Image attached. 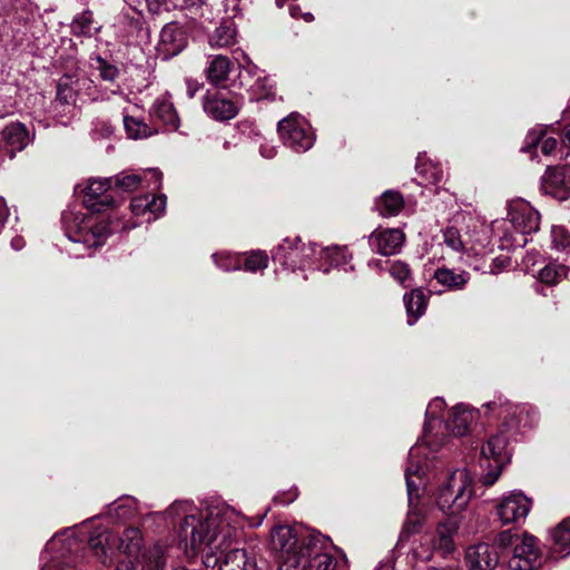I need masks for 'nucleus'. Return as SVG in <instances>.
Instances as JSON below:
<instances>
[{"label":"nucleus","mask_w":570,"mask_h":570,"mask_svg":"<svg viewBox=\"0 0 570 570\" xmlns=\"http://www.w3.org/2000/svg\"><path fill=\"white\" fill-rule=\"evenodd\" d=\"M549 554L556 560L570 554V518L563 520L552 532Z\"/></svg>","instance_id":"cd10ccee"},{"label":"nucleus","mask_w":570,"mask_h":570,"mask_svg":"<svg viewBox=\"0 0 570 570\" xmlns=\"http://www.w3.org/2000/svg\"><path fill=\"white\" fill-rule=\"evenodd\" d=\"M232 68L233 63L228 57L209 56L205 69L206 78L212 85L219 86L228 79Z\"/></svg>","instance_id":"bb28decb"},{"label":"nucleus","mask_w":570,"mask_h":570,"mask_svg":"<svg viewBox=\"0 0 570 570\" xmlns=\"http://www.w3.org/2000/svg\"><path fill=\"white\" fill-rule=\"evenodd\" d=\"M73 77L65 75L57 85L56 102L70 107L76 100V90L73 88Z\"/></svg>","instance_id":"c9c22d12"},{"label":"nucleus","mask_w":570,"mask_h":570,"mask_svg":"<svg viewBox=\"0 0 570 570\" xmlns=\"http://www.w3.org/2000/svg\"><path fill=\"white\" fill-rule=\"evenodd\" d=\"M203 88V83L194 79H186V94L188 98L193 99L196 94Z\"/></svg>","instance_id":"3c124183"},{"label":"nucleus","mask_w":570,"mask_h":570,"mask_svg":"<svg viewBox=\"0 0 570 570\" xmlns=\"http://www.w3.org/2000/svg\"><path fill=\"white\" fill-rule=\"evenodd\" d=\"M83 206L82 212H66L62 214L65 234L73 245L83 250L101 246L111 233L109 224L99 214L115 204L112 180L109 178H89L78 185Z\"/></svg>","instance_id":"f03ea898"},{"label":"nucleus","mask_w":570,"mask_h":570,"mask_svg":"<svg viewBox=\"0 0 570 570\" xmlns=\"http://www.w3.org/2000/svg\"><path fill=\"white\" fill-rule=\"evenodd\" d=\"M491 245V242L488 240V236L485 233H482L480 237L475 240L473 245H471V250H473L476 255H483L488 252H491L492 248L488 249V246Z\"/></svg>","instance_id":"09e8293b"},{"label":"nucleus","mask_w":570,"mask_h":570,"mask_svg":"<svg viewBox=\"0 0 570 570\" xmlns=\"http://www.w3.org/2000/svg\"><path fill=\"white\" fill-rule=\"evenodd\" d=\"M24 245V242L22 238L18 237V238H14L12 239L11 242V246L16 249V250H19L23 247Z\"/></svg>","instance_id":"13d9d810"},{"label":"nucleus","mask_w":570,"mask_h":570,"mask_svg":"<svg viewBox=\"0 0 570 570\" xmlns=\"http://www.w3.org/2000/svg\"><path fill=\"white\" fill-rule=\"evenodd\" d=\"M444 244L454 252H462L465 244L461 238L459 230L455 227H448L443 232Z\"/></svg>","instance_id":"79ce46f5"},{"label":"nucleus","mask_w":570,"mask_h":570,"mask_svg":"<svg viewBox=\"0 0 570 570\" xmlns=\"http://www.w3.org/2000/svg\"><path fill=\"white\" fill-rule=\"evenodd\" d=\"M98 63L96 69L99 71V76L105 81H115L119 76V69L117 66L109 63L106 59L100 56L92 58Z\"/></svg>","instance_id":"ea45409f"},{"label":"nucleus","mask_w":570,"mask_h":570,"mask_svg":"<svg viewBox=\"0 0 570 570\" xmlns=\"http://www.w3.org/2000/svg\"><path fill=\"white\" fill-rule=\"evenodd\" d=\"M404 304L407 313V324L412 326L425 313V295L421 289H414L404 295Z\"/></svg>","instance_id":"473e14b6"},{"label":"nucleus","mask_w":570,"mask_h":570,"mask_svg":"<svg viewBox=\"0 0 570 570\" xmlns=\"http://www.w3.org/2000/svg\"><path fill=\"white\" fill-rule=\"evenodd\" d=\"M445 403L442 399H434L426 407L425 416L426 422L424 425V434L422 440L417 441L413 446L422 444L424 446L421 455V461L426 462L431 459V455L438 451L441 443H434L431 435V428L434 422L439 420L440 413L444 410Z\"/></svg>","instance_id":"4be33fe9"},{"label":"nucleus","mask_w":570,"mask_h":570,"mask_svg":"<svg viewBox=\"0 0 570 570\" xmlns=\"http://www.w3.org/2000/svg\"><path fill=\"white\" fill-rule=\"evenodd\" d=\"M31 141L27 127L17 121L7 125L1 131L0 158L13 159Z\"/></svg>","instance_id":"f3484780"},{"label":"nucleus","mask_w":570,"mask_h":570,"mask_svg":"<svg viewBox=\"0 0 570 570\" xmlns=\"http://www.w3.org/2000/svg\"><path fill=\"white\" fill-rule=\"evenodd\" d=\"M187 46L186 32L176 22L167 23L160 31L156 46L158 58L168 60L180 53Z\"/></svg>","instance_id":"dca6fc26"},{"label":"nucleus","mask_w":570,"mask_h":570,"mask_svg":"<svg viewBox=\"0 0 570 570\" xmlns=\"http://www.w3.org/2000/svg\"><path fill=\"white\" fill-rule=\"evenodd\" d=\"M423 450L424 446L422 444H417L410 449L409 462L404 471L410 507V511L404 523V530L407 533L417 532L423 524V515L417 511L414 503V500L420 497V491L424 485L423 474L428 466L426 462L421 461Z\"/></svg>","instance_id":"423d86ee"},{"label":"nucleus","mask_w":570,"mask_h":570,"mask_svg":"<svg viewBox=\"0 0 570 570\" xmlns=\"http://www.w3.org/2000/svg\"><path fill=\"white\" fill-rule=\"evenodd\" d=\"M391 276L401 285L407 286L406 281L410 277L409 266L400 261L394 262L390 268Z\"/></svg>","instance_id":"49530a36"},{"label":"nucleus","mask_w":570,"mask_h":570,"mask_svg":"<svg viewBox=\"0 0 570 570\" xmlns=\"http://www.w3.org/2000/svg\"><path fill=\"white\" fill-rule=\"evenodd\" d=\"M63 541L62 534H56L46 546V552L56 551L59 543Z\"/></svg>","instance_id":"6e6d98bb"},{"label":"nucleus","mask_w":570,"mask_h":570,"mask_svg":"<svg viewBox=\"0 0 570 570\" xmlns=\"http://www.w3.org/2000/svg\"><path fill=\"white\" fill-rule=\"evenodd\" d=\"M416 169L423 176L426 183L438 184L442 180V170L432 164H424L421 160L416 164Z\"/></svg>","instance_id":"37998d69"},{"label":"nucleus","mask_w":570,"mask_h":570,"mask_svg":"<svg viewBox=\"0 0 570 570\" xmlns=\"http://www.w3.org/2000/svg\"><path fill=\"white\" fill-rule=\"evenodd\" d=\"M124 126L128 137L132 139L146 138L151 135V130L148 125L136 117L125 115Z\"/></svg>","instance_id":"4c0bfd02"},{"label":"nucleus","mask_w":570,"mask_h":570,"mask_svg":"<svg viewBox=\"0 0 570 570\" xmlns=\"http://www.w3.org/2000/svg\"><path fill=\"white\" fill-rule=\"evenodd\" d=\"M539 557L535 538L524 533L518 546L515 544L508 567L510 570H533L540 566Z\"/></svg>","instance_id":"2eb2a0df"},{"label":"nucleus","mask_w":570,"mask_h":570,"mask_svg":"<svg viewBox=\"0 0 570 570\" xmlns=\"http://www.w3.org/2000/svg\"><path fill=\"white\" fill-rule=\"evenodd\" d=\"M67 547L61 548V556H65V551H70L72 547L76 544V540L68 538Z\"/></svg>","instance_id":"bf43d9fd"},{"label":"nucleus","mask_w":570,"mask_h":570,"mask_svg":"<svg viewBox=\"0 0 570 570\" xmlns=\"http://www.w3.org/2000/svg\"><path fill=\"white\" fill-rule=\"evenodd\" d=\"M215 264L225 272L237 271L242 267V259L237 255L217 253L213 255Z\"/></svg>","instance_id":"58836bf2"},{"label":"nucleus","mask_w":570,"mask_h":570,"mask_svg":"<svg viewBox=\"0 0 570 570\" xmlns=\"http://www.w3.org/2000/svg\"><path fill=\"white\" fill-rule=\"evenodd\" d=\"M465 561L472 570H493L499 563V554L490 544L478 543L468 548Z\"/></svg>","instance_id":"b1692460"},{"label":"nucleus","mask_w":570,"mask_h":570,"mask_svg":"<svg viewBox=\"0 0 570 570\" xmlns=\"http://www.w3.org/2000/svg\"><path fill=\"white\" fill-rule=\"evenodd\" d=\"M321 253L324 255L326 259L330 261L331 265L338 266L345 263V249L341 247H331L326 249H322Z\"/></svg>","instance_id":"de8ad7c7"},{"label":"nucleus","mask_w":570,"mask_h":570,"mask_svg":"<svg viewBox=\"0 0 570 570\" xmlns=\"http://www.w3.org/2000/svg\"><path fill=\"white\" fill-rule=\"evenodd\" d=\"M568 267L561 264L550 263L539 272V281L548 285H554L564 278Z\"/></svg>","instance_id":"e433bc0d"},{"label":"nucleus","mask_w":570,"mask_h":570,"mask_svg":"<svg viewBox=\"0 0 570 570\" xmlns=\"http://www.w3.org/2000/svg\"><path fill=\"white\" fill-rule=\"evenodd\" d=\"M458 530V522L454 519L448 518L445 521L440 522L435 537L433 539L434 548L449 553L453 550V535Z\"/></svg>","instance_id":"c756f323"},{"label":"nucleus","mask_w":570,"mask_h":570,"mask_svg":"<svg viewBox=\"0 0 570 570\" xmlns=\"http://www.w3.org/2000/svg\"><path fill=\"white\" fill-rule=\"evenodd\" d=\"M315 252L314 247L302 244L299 238H286L274 250L273 259L285 268L296 269L304 267Z\"/></svg>","instance_id":"9b49d317"},{"label":"nucleus","mask_w":570,"mask_h":570,"mask_svg":"<svg viewBox=\"0 0 570 570\" xmlns=\"http://www.w3.org/2000/svg\"><path fill=\"white\" fill-rule=\"evenodd\" d=\"M202 105L205 114L217 121L230 120L239 110L237 101L218 90H207Z\"/></svg>","instance_id":"f8f14e48"},{"label":"nucleus","mask_w":570,"mask_h":570,"mask_svg":"<svg viewBox=\"0 0 570 570\" xmlns=\"http://www.w3.org/2000/svg\"><path fill=\"white\" fill-rule=\"evenodd\" d=\"M531 500L522 492L513 491L497 504V515L503 524L524 520L531 509Z\"/></svg>","instance_id":"ddd939ff"},{"label":"nucleus","mask_w":570,"mask_h":570,"mask_svg":"<svg viewBox=\"0 0 570 570\" xmlns=\"http://www.w3.org/2000/svg\"><path fill=\"white\" fill-rule=\"evenodd\" d=\"M268 256L263 252H253L244 262L245 269L248 272H257L267 267Z\"/></svg>","instance_id":"a19ab883"},{"label":"nucleus","mask_w":570,"mask_h":570,"mask_svg":"<svg viewBox=\"0 0 570 570\" xmlns=\"http://www.w3.org/2000/svg\"><path fill=\"white\" fill-rule=\"evenodd\" d=\"M173 570H188L186 569L185 567H175V566H171Z\"/></svg>","instance_id":"338daca9"},{"label":"nucleus","mask_w":570,"mask_h":570,"mask_svg":"<svg viewBox=\"0 0 570 570\" xmlns=\"http://www.w3.org/2000/svg\"><path fill=\"white\" fill-rule=\"evenodd\" d=\"M541 138V135L531 131L527 136L525 146L522 148V151L530 153L533 147H535Z\"/></svg>","instance_id":"864d4df0"},{"label":"nucleus","mask_w":570,"mask_h":570,"mask_svg":"<svg viewBox=\"0 0 570 570\" xmlns=\"http://www.w3.org/2000/svg\"><path fill=\"white\" fill-rule=\"evenodd\" d=\"M522 535L513 532L512 530H504L498 534L497 544L501 550L511 549L513 551L515 544L520 542Z\"/></svg>","instance_id":"c03bdc74"},{"label":"nucleus","mask_w":570,"mask_h":570,"mask_svg":"<svg viewBox=\"0 0 570 570\" xmlns=\"http://www.w3.org/2000/svg\"><path fill=\"white\" fill-rule=\"evenodd\" d=\"M541 188L558 199H566L570 194V166L548 167L541 178Z\"/></svg>","instance_id":"aec40b11"},{"label":"nucleus","mask_w":570,"mask_h":570,"mask_svg":"<svg viewBox=\"0 0 570 570\" xmlns=\"http://www.w3.org/2000/svg\"><path fill=\"white\" fill-rule=\"evenodd\" d=\"M70 30L75 37L91 38L100 32L101 26L95 23L91 10H83L75 16L70 23Z\"/></svg>","instance_id":"c85d7f7f"},{"label":"nucleus","mask_w":570,"mask_h":570,"mask_svg":"<svg viewBox=\"0 0 570 570\" xmlns=\"http://www.w3.org/2000/svg\"><path fill=\"white\" fill-rule=\"evenodd\" d=\"M330 539L321 533L308 534L305 551L299 561L297 570H334L336 567L335 559L324 550V543Z\"/></svg>","instance_id":"9d476101"},{"label":"nucleus","mask_w":570,"mask_h":570,"mask_svg":"<svg viewBox=\"0 0 570 570\" xmlns=\"http://www.w3.org/2000/svg\"><path fill=\"white\" fill-rule=\"evenodd\" d=\"M259 153L264 158L272 159L276 155V147L268 141H264L261 144Z\"/></svg>","instance_id":"603ef678"},{"label":"nucleus","mask_w":570,"mask_h":570,"mask_svg":"<svg viewBox=\"0 0 570 570\" xmlns=\"http://www.w3.org/2000/svg\"><path fill=\"white\" fill-rule=\"evenodd\" d=\"M552 244L558 250H566L570 246V236L561 226H553L551 229Z\"/></svg>","instance_id":"a18cd8bd"},{"label":"nucleus","mask_w":570,"mask_h":570,"mask_svg":"<svg viewBox=\"0 0 570 570\" xmlns=\"http://www.w3.org/2000/svg\"><path fill=\"white\" fill-rule=\"evenodd\" d=\"M69 253H70L71 255H73L75 257H82V256H85V255H86L85 253H82V252H80V250H77V249H70V250H69Z\"/></svg>","instance_id":"e2e57ef3"},{"label":"nucleus","mask_w":570,"mask_h":570,"mask_svg":"<svg viewBox=\"0 0 570 570\" xmlns=\"http://www.w3.org/2000/svg\"><path fill=\"white\" fill-rule=\"evenodd\" d=\"M289 13L293 18L302 17L301 8L296 4L289 7Z\"/></svg>","instance_id":"4d7b16f0"},{"label":"nucleus","mask_w":570,"mask_h":570,"mask_svg":"<svg viewBox=\"0 0 570 570\" xmlns=\"http://www.w3.org/2000/svg\"><path fill=\"white\" fill-rule=\"evenodd\" d=\"M302 18L306 22H312L314 20V16L311 12L302 13Z\"/></svg>","instance_id":"680f3d73"},{"label":"nucleus","mask_w":570,"mask_h":570,"mask_svg":"<svg viewBox=\"0 0 570 570\" xmlns=\"http://www.w3.org/2000/svg\"><path fill=\"white\" fill-rule=\"evenodd\" d=\"M508 216L513 229L518 230L524 237L539 229V213L523 199L512 200L509 204Z\"/></svg>","instance_id":"4468645a"},{"label":"nucleus","mask_w":570,"mask_h":570,"mask_svg":"<svg viewBox=\"0 0 570 570\" xmlns=\"http://www.w3.org/2000/svg\"><path fill=\"white\" fill-rule=\"evenodd\" d=\"M508 265L507 257H497L492 259L489 267L485 269L490 274H497Z\"/></svg>","instance_id":"8fccbe9b"},{"label":"nucleus","mask_w":570,"mask_h":570,"mask_svg":"<svg viewBox=\"0 0 570 570\" xmlns=\"http://www.w3.org/2000/svg\"><path fill=\"white\" fill-rule=\"evenodd\" d=\"M563 142L570 147V126L566 128Z\"/></svg>","instance_id":"052dcab7"},{"label":"nucleus","mask_w":570,"mask_h":570,"mask_svg":"<svg viewBox=\"0 0 570 570\" xmlns=\"http://www.w3.org/2000/svg\"><path fill=\"white\" fill-rule=\"evenodd\" d=\"M174 523L179 522V541L184 544L185 553L194 557L222 537L216 548H223L236 535L239 514L228 505H217L204 515L188 500L175 501L165 512Z\"/></svg>","instance_id":"f257e3e1"},{"label":"nucleus","mask_w":570,"mask_h":570,"mask_svg":"<svg viewBox=\"0 0 570 570\" xmlns=\"http://www.w3.org/2000/svg\"><path fill=\"white\" fill-rule=\"evenodd\" d=\"M404 207L403 196L395 190H386L376 202V208L381 216H396Z\"/></svg>","instance_id":"72a5a7b5"},{"label":"nucleus","mask_w":570,"mask_h":570,"mask_svg":"<svg viewBox=\"0 0 570 570\" xmlns=\"http://www.w3.org/2000/svg\"><path fill=\"white\" fill-rule=\"evenodd\" d=\"M483 407L503 419L500 431L491 435L481 449L483 460H493V465L489 463L490 470L482 480L484 485L490 487L495 483L503 466L510 461L509 441L530 425V413L525 406L511 404L501 397L483 404Z\"/></svg>","instance_id":"20e7f679"},{"label":"nucleus","mask_w":570,"mask_h":570,"mask_svg":"<svg viewBox=\"0 0 570 570\" xmlns=\"http://www.w3.org/2000/svg\"><path fill=\"white\" fill-rule=\"evenodd\" d=\"M239 519H242L239 517ZM240 527V520H238V527ZM236 534H238V530H236ZM237 535L233 537L229 542H227L223 548H216L222 542V537L216 540L212 548H209L210 553H207L204 559V564L206 567H215L218 563V558L216 557L217 551L222 554L228 550L223 560L219 562V570H256V562L250 560L244 549L239 548H230L232 543L236 539Z\"/></svg>","instance_id":"1a4fd4ad"},{"label":"nucleus","mask_w":570,"mask_h":570,"mask_svg":"<svg viewBox=\"0 0 570 570\" xmlns=\"http://www.w3.org/2000/svg\"><path fill=\"white\" fill-rule=\"evenodd\" d=\"M473 494V479L465 468L454 470L439 488L436 505L449 514L461 512L470 502Z\"/></svg>","instance_id":"39448f33"},{"label":"nucleus","mask_w":570,"mask_h":570,"mask_svg":"<svg viewBox=\"0 0 570 570\" xmlns=\"http://www.w3.org/2000/svg\"><path fill=\"white\" fill-rule=\"evenodd\" d=\"M277 129L283 144L288 148L301 153L312 148L314 144V134L309 124L299 115L292 114L283 118Z\"/></svg>","instance_id":"6e6552de"},{"label":"nucleus","mask_w":570,"mask_h":570,"mask_svg":"<svg viewBox=\"0 0 570 570\" xmlns=\"http://www.w3.org/2000/svg\"><path fill=\"white\" fill-rule=\"evenodd\" d=\"M236 42V28L233 22H224L209 37L213 48H227Z\"/></svg>","instance_id":"f704fd0d"},{"label":"nucleus","mask_w":570,"mask_h":570,"mask_svg":"<svg viewBox=\"0 0 570 570\" xmlns=\"http://www.w3.org/2000/svg\"><path fill=\"white\" fill-rule=\"evenodd\" d=\"M272 546L279 552L278 570H297L305 551L307 537L297 538L296 531L288 525H277L272 531Z\"/></svg>","instance_id":"0eeeda50"},{"label":"nucleus","mask_w":570,"mask_h":570,"mask_svg":"<svg viewBox=\"0 0 570 570\" xmlns=\"http://www.w3.org/2000/svg\"><path fill=\"white\" fill-rule=\"evenodd\" d=\"M285 4V0H276V6L282 8Z\"/></svg>","instance_id":"69168bd1"},{"label":"nucleus","mask_w":570,"mask_h":570,"mask_svg":"<svg viewBox=\"0 0 570 570\" xmlns=\"http://www.w3.org/2000/svg\"><path fill=\"white\" fill-rule=\"evenodd\" d=\"M59 557H62L61 556V550L59 551V556H56V559H59Z\"/></svg>","instance_id":"774afa93"},{"label":"nucleus","mask_w":570,"mask_h":570,"mask_svg":"<svg viewBox=\"0 0 570 570\" xmlns=\"http://www.w3.org/2000/svg\"><path fill=\"white\" fill-rule=\"evenodd\" d=\"M492 237L498 247L505 250H511L517 247H523L528 243V238L522 236L509 219L494 220L491 227Z\"/></svg>","instance_id":"5701e85b"},{"label":"nucleus","mask_w":570,"mask_h":570,"mask_svg":"<svg viewBox=\"0 0 570 570\" xmlns=\"http://www.w3.org/2000/svg\"><path fill=\"white\" fill-rule=\"evenodd\" d=\"M434 278L448 289L461 291L470 281V274L465 271L456 273L453 269L442 267L434 272Z\"/></svg>","instance_id":"7c9ffc66"},{"label":"nucleus","mask_w":570,"mask_h":570,"mask_svg":"<svg viewBox=\"0 0 570 570\" xmlns=\"http://www.w3.org/2000/svg\"><path fill=\"white\" fill-rule=\"evenodd\" d=\"M148 176L150 177L148 187L158 189L161 183V173L158 169H148L144 175L122 171L109 179L112 180L114 194H121L136 190Z\"/></svg>","instance_id":"a211bd4d"},{"label":"nucleus","mask_w":570,"mask_h":570,"mask_svg":"<svg viewBox=\"0 0 570 570\" xmlns=\"http://www.w3.org/2000/svg\"><path fill=\"white\" fill-rule=\"evenodd\" d=\"M248 75L253 73L254 80L248 83V89L252 92V98L255 100L268 99L274 95L273 81L269 77L265 76L263 71H258L254 66L246 70Z\"/></svg>","instance_id":"2f4dec72"},{"label":"nucleus","mask_w":570,"mask_h":570,"mask_svg":"<svg viewBox=\"0 0 570 570\" xmlns=\"http://www.w3.org/2000/svg\"><path fill=\"white\" fill-rule=\"evenodd\" d=\"M165 209V195H141L134 197L130 203V210L132 215L136 217H142L146 223H150L160 217Z\"/></svg>","instance_id":"412c9836"},{"label":"nucleus","mask_w":570,"mask_h":570,"mask_svg":"<svg viewBox=\"0 0 570 570\" xmlns=\"http://www.w3.org/2000/svg\"><path fill=\"white\" fill-rule=\"evenodd\" d=\"M150 116L155 121H159L170 131L179 128L178 114L174 104L166 96H160L155 99L150 109Z\"/></svg>","instance_id":"a878e982"},{"label":"nucleus","mask_w":570,"mask_h":570,"mask_svg":"<svg viewBox=\"0 0 570 570\" xmlns=\"http://www.w3.org/2000/svg\"><path fill=\"white\" fill-rule=\"evenodd\" d=\"M476 417L478 413L473 407L459 404L451 410V414L445 422L446 430L455 436H463L470 431Z\"/></svg>","instance_id":"393cba45"},{"label":"nucleus","mask_w":570,"mask_h":570,"mask_svg":"<svg viewBox=\"0 0 570 570\" xmlns=\"http://www.w3.org/2000/svg\"><path fill=\"white\" fill-rule=\"evenodd\" d=\"M186 3H187L188 6L194 7V6H200V4H202V1H200V0H186Z\"/></svg>","instance_id":"0e129e2a"},{"label":"nucleus","mask_w":570,"mask_h":570,"mask_svg":"<svg viewBox=\"0 0 570 570\" xmlns=\"http://www.w3.org/2000/svg\"><path fill=\"white\" fill-rule=\"evenodd\" d=\"M557 145H558V141L556 138H553V137L546 138L541 145L542 154H544L547 156L551 155L556 150Z\"/></svg>","instance_id":"5fc2aeb1"},{"label":"nucleus","mask_w":570,"mask_h":570,"mask_svg":"<svg viewBox=\"0 0 570 570\" xmlns=\"http://www.w3.org/2000/svg\"><path fill=\"white\" fill-rule=\"evenodd\" d=\"M405 236L399 228H377L368 237L371 248L383 256L400 253Z\"/></svg>","instance_id":"6ab92c4d"},{"label":"nucleus","mask_w":570,"mask_h":570,"mask_svg":"<svg viewBox=\"0 0 570 570\" xmlns=\"http://www.w3.org/2000/svg\"><path fill=\"white\" fill-rule=\"evenodd\" d=\"M88 546L102 564L111 563L116 550L124 553L126 559L118 563L116 570H165L178 551L173 544L156 543L141 552L142 537L137 528L124 530L120 537L107 529L100 530L89 537Z\"/></svg>","instance_id":"7ed1b4c3"}]
</instances>
